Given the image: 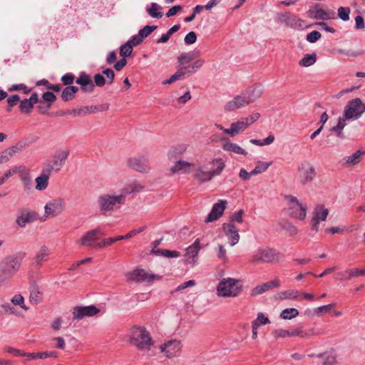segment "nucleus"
<instances>
[{
	"label": "nucleus",
	"mask_w": 365,
	"mask_h": 365,
	"mask_svg": "<svg viewBox=\"0 0 365 365\" xmlns=\"http://www.w3.org/2000/svg\"><path fill=\"white\" fill-rule=\"evenodd\" d=\"M25 253L18 252L5 257L0 262V283H4L19 270Z\"/></svg>",
	"instance_id": "nucleus-1"
},
{
	"label": "nucleus",
	"mask_w": 365,
	"mask_h": 365,
	"mask_svg": "<svg viewBox=\"0 0 365 365\" xmlns=\"http://www.w3.org/2000/svg\"><path fill=\"white\" fill-rule=\"evenodd\" d=\"M100 212L103 215H107L111 212L118 210L125 202V195L120 194L118 195L111 194H103L98 197L97 200Z\"/></svg>",
	"instance_id": "nucleus-2"
},
{
	"label": "nucleus",
	"mask_w": 365,
	"mask_h": 365,
	"mask_svg": "<svg viewBox=\"0 0 365 365\" xmlns=\"http://www.w3.org/2000/svg\"><path fill=\"white\" fill-rule=\"evenodd\" d=\"M130 343L140 351L150 350L153 340L149 332L143 327H134L131 330Z\"/></svg>",
	"instance_id": "nucleus-3"
},
{
	"label": "nucleus",
	"mask_w": 365,
	"mask_h": 365,
	"mask_svg": "<svg viewBox=\"0 0 365 365\" xmlns=\"http://www.w3.org/2000/svg\"><path fill=\"white\" fill-rule=\"evenodd\" d=\"M282 255L276 250L270 247L258 248L250 258V262L257 264L259 263H274L278 262Z\"/></svg>",
	"instance_id": "nucleus-4"
},
{
	"label": "nucleus",
	"mask_w": 365,
	"mask_h": 365,
	"mask_svg": "<svg viewBox=\"0 0 365 365\" xmlns=\"http://www.w3.org/2000/svg\"><path fill=\"white\" fill-rule=\"evenodd\" d=\"M239 281L232 278L224 279L217 285V294L221 297H237L242 291Z\"/></svg>",
	"instance_id": "nucleus-5"
},
{
	"label": "nucleus",
	"mask_w": 365,
	"mask_h": 365,
	"mask_svg": "<svg viewBox=\"0 0 365 365\" xmlns=\"http://www.w3.org/2000/svg\"><path fill=\"white\" fill-rule=\"evenodd\" d=\"M297 176L302 185L312 183L317 176L315 167L309 160L302 161L297 167Z\"/></svg>",
	"instance_id": "nucleus-6"
},
{
	"label": "nucleus",
	"mask_w": 365,
	"mask_h": 365,
	"mask_svg": "<svg viewBox=\"0 0 365 365\" xmlns=\"http://www.w3.org/2000/svg\"><path fill=\"white\" fill-rule=\"evenodd\" d=\"M365 112V103L359 98L349 101L344 108V120H357Z\"/></svg>",
	"instance_id": "nucleus-7"
},
{
	"label": "nucleus",
	"mask_w": 365,
	"mask_h": 365,
	"mask_svg": "<svg viewBox=\"0 0 365 365\" xmlns=\"http://www.w3.org/2000/svg\"><path fill=\"white\" fill-rule=\"evenodd\" d=\"M69 153L68 150H56L52 155L51 160L43 168V172L49 173H51L52 171L59 172L65 165Z\"/></svg>",
	"instance_id": "nucleus-8"
},
{
	"label": "nucleus",
	"mask_w": 365,
	"mask_h": 365,
	"mask_svg": "<svg viewBox=\"0 0 365 365\" xmlns=\"http://www.w3.org/2000/svg\"><path fill=\"white\" fill-rule=\"evenodd\" d=\"M285 200L288 202L289 215L299 220H304L307 216V207L299 202L298 199L292 195H285Z\"/></svg>",
	"instance_id": "nucleus-9"
},
{
	"label": "nucleus",
	"mask_w": 365,
	"mask_h": 365,
	"mask_svg": "<svg viewBox=\"0 0 365 365\" xmlns=\"http://www.w3.org/2000/svg\"><path fill=\"white\" fill-rule=\"evenodd\" d=\"M100 312V309L94 305L76 306L73 308V319L80 320L85 317H93Z\"/></svg>",
	"instance_id": "nucleus-10"
},
{
	"label": "nucleus",
	"mask_w": 365,
	"mask_h": 365,
	"mask_svg": "<svg viewBox=\"0 0 365 365\" xmlns=\"http://www.w3.org/2000/svg\"><path fill=\"white\" fill-rule=\"evenodd\" d=\"M64 200L61 197L50 200L44 207L46 214L52 217L60 215L64 210Z\"/></svg>",
	"instance_id": "nucleus-11"
},
{
	"label": "nucleus",
	"mask_w": 365,
	"mask_h": 365,
	"mask_svg": "<svg viewBox=\"0 0 365 365\" xmlns=\"http://www.w3.org/2000/svg\"><path fill=\"white\" fill-rule=\"evenodd\" d=\"M227 205V202L226 200H218L217 202L213 205L211 212L207 215L205 222L208 223L218 220L223 215Z\"/></svg>",
	"instance_id": "nucleus-12"
},
{
	"label": "nucleus",
	"mask_w": 365,
	"mask_h": 365,
	"mask_svg": "<svg viewBox=\"0 0 365 365\" xmlns=\"http://www.w3.org/2000/svg\"><path fill=\"white\" fill-rule=\"evenodd\" d=\"M222 231L227 236L230 246H235L240 240L239 231L233 223H224L222 227Z\"/></svg>",
	"instance_id": "nucleus-13"
},
{
	"label": "nucleus",
	"mask_w": 365,
	"mask_h": 365,
	"mask_svg": "<svg viewBox=\"0 0 365 365\" xmlns=\"http://www.w3.org/2000/svg\"><path fill=\"white\" fill-rule=\"evenodd\" d=\"M160 348L167 357L171 358L177 356L180 352L182 346L180 341L175 339L168 341L165 344L160 346Z\"/></svg>",
	"instance_id": "nucleus-14"
},
{
	"label": "nucleus",
	"mask_w": 365,
	"mask_h": 365,
	"mask_svg": "<svg viewBox=\"0 0 365 365\" xmlns=\"http://www.w3.org/2000/svg\"><path fill=\"white\" fill-rule=\"evenodd\" d=\"M105 234L101 231L100 228H96L91 230L86 233L80 239L79 243L82 246L92 247L93 243L97 240L98 236H103Z\"/></svg>",
	"instance_id": "nucleus-15"
},
{
	"label": "nucleus",
	"mask_w": 365,
	"mask_h": 365,
	"mask_svg": "<svg viewBox=\"0 0 365 365\" xmlns=\"http://www.w3.org/2000/svg\"><path fill=\"white\" fill-rule=\"evenodd\" d=\"M201 249L200 241L196 239L192 245L186 249L185 254V262L187 264H195L197 259V255Z\"/></svg>",
	"instance_id": "nucleus-16"
},
{
	"label": "nucleus",
	"mask_w": 365,
	"mask_h": 365,
	"mask_svg": "<svg viewBox=\"0 0 365 365\" xmlns=\"http://www.w3.org/2000/svg\"><path fill=\"white\" fill-rule=\"evenodd\" d=\"M249 104V101L247 99V97L245 96L243 92H242L240 95L235 96L232 101L227 102L225 106V109L227 111H233Z\"/></svg>",
	"instance_id": "nucleus-17"
},
{
	"label": "nucleus",
	"mask_w": 365,
	"mask_h": 365,
	"mask_svg": "<svg viewBox=\"0 0 365 365\" xmlns=\"http://www.w3.org/2000/svg\"><path fill=\"white\" fill-rule=\"evenodd\" d=\"M329 214V210L323 205H318L314 209V215L312 218V229L316 232L318 231V224L320 221H324Z\"/></svg>",
	"instance_id": "nucleus-18"
},
{
	"label": "nucleus",
	"mask_w": 365,
	"mask_h": 365,
	"mask_svg": "<svg viewBox=\"0 0 365 365\" xmlns=\"http://www.w3.org/2000/svg\"><path fill=\"white\" fill-rule=\"evenodd\" d=\"M36 219L37 215L35 212L29 209H24L20 211L16 222L20 227H24L27 223L34 222Z\"/></svg>",
	"instance_id": "nucleus-19"
},
{
	"label": "nucleus",
	"mask_w": 365,
	"mask_h": 365,
	"mask_svg": "<svg viewBox=\"0 0 365 365\" xmlns=\"http://www.w3.org/2000/svg\"><path fill=\"white\" fill-rule=\"evenodd\" d=\"M76 83L81 86V89L85 93H92L94 90V83L91 76L85 72L80 73Z\"/></svg>",
	"instance_id": "nucleus-20"
},
{
	"label": "nucleus",
	"mask_w": 365,
	"mask_h": 365,
	"mask_svg": "<svg viewBox=\"0 0 365 365\" xmlns=\"http://www.w3.org/2000/svg\"><path fill=\"white\" fill-rule=\"evenodd\" d=\"M128 165L140 173H148L150 170L147 159L145 158H134L128 160Z\"/></svg>",
	"instance_id": "nucleus-21"
},
{
	"label": "nucleus",
	"mask_w": 365,
	"mask_h": 365,
	"mask_svg": "<svg viewBox=\"0 0 365 365\" xmlns=\"http://www.w3.org/2000/svg\"><path fill=\"white\" fill-rule=\"evenodd\" d=\"M279 286V280L278 279H274L272 281L257 285V287L253 288L251 291V295L257 296L259 294H262L267 290L272 289L273 288H277Z\"/></svg>",
	"instance_id": "nucleus-22"
},
{
	"label": "nucleus",
	"mask_w": 365,
	"mask_h": 365,
	"mask_svg": "<svg viewBox=\"0 0 365 365\" xmlns=\"http://www.w3.org/2000/svg\"><path fill=\"white\" fill-rule=\"evenodd\" d=\"M248 127L247 120L245 118H242L237 122L231 123L230 128L225 130V133L234 137L243 132Z\"/></svg>",
	"instance_id": "nucleus-23"
},
{
	"label": "nucleus",
	"mask_w": 365,
	"mask_h": 365,
	"mask_svg": "<svg viewBox=\"0 0 365 365\" xmlns=\"http://www.w3.org/2000/svg\"><path fill=\"white\" fill-rule=\"evenodd\" d=\"M128 277L129 279L136 282H151L154 279L155 276L149 275L144 269H137L128 273Z\"/></svg>",
	"instance_id": "nucleus-24"
},
{
	"label": "nucleus",
	"mask_w": 365,
	"mask_h": 365,
	"mask_svg": "<svg viewBox=\"0 0 365 365\" xmlns=\"http://www.w3.org/2000/svg\"><path fill=\"white\" fill-rule=\"evenodd\" d=\"M263 89L259 86L250 87L243 91V93L247 97L250 104L261 97Z\"/></svg>",
	"instance_id": "nucleus-25"
},
{
	"label": "nucleus",
	"mask_w": 365,
	"mask_h": 365,
	"mask_svg": "<svg viewBox=\"0 0 365 365\" xmlns=\"http://www.w3.org/2000/svg\"><path fill=\"white\" fill-rule=\"evenodd\" d=\"M222 140H225V143L222 145V148L224 150L243 155H246L247 154V152L244 148H241L238 144L232 143L227 138H222Z\"/></svg>",
	"instance_id": "nucleus-26"
},
{
	"label": "nucleus",
	"mask_w": 365,
	"mask_h": 365,
	"mask_svg": "<svg viewBox=\"0 0 365 365\" xmlns=\"http://www.w3.org/2000/svg\"><path fill=\"white\" fill-rule=\"evenodd\" d=\"M193 165L185 161V160H177L175 165L171 168L170 171L173 173H176L179 172H182V173H190V167Z\"/></svg>",
	"instance_id": "nucleus-27"
},
{
	"label": "nucleus",
	"mask_w": 365,
	"mask_h": 365,
	"mask_svg": "<svg viewBox=\"0 0 365 365\" xmlns=\"http://www.w3.org/2000/svg\"><path fill=\"white\" fill-rule=\"evenodd\" d=\"M335 13L332 10H324L322 9H317L314 11V16H312V18L314 19L319 20H329L331 19H334Z\"/></svg>",
	"instance_id": "nucleus-28"
},
{
	"label": "nucleus",
	"mask_w": 365,
	"mask_h": 365,
	"mask_svg": "<svg viewBox=\"0 0 365 365\" xmlns=\"http://www.w3.org/2000/svg\"><path fill=\"white\" fill-rule=\"evenodd\" d=\"M51 173L43 172V169L42 170V174L37 177L35 180L36 185V189L38 190H44L47 188L48 185V179Z\"/></svg>",
	"instance_id": "nucleus-29"
},
{
	"label": "nucleus",
	"mask_w": 365,
	"mask_h": 365,
	"mask_svg": "<svg viewBox=\"0 0 365 365\" xmlns=\"http://www.w3.org/2000/svg\"><path fill=\"white\" fill-rule=\"evenodd\" d=\"M79 88L75 86H66L61 93V98L64 101H70L75 97V94L78 91Z\"/></svg>",
	"instance_id": "nucleus-30"
},
{
	"label": "nucleus",
	"mask_w": 365,
	"mask_h": 365,
	"mask_svg": "<svg viewBox=\"0 0 365 365\" xmlns=\"http://www.w3.org/2000/svg\"><path fill=\"white\" fill-rule=\"evenodd\" d=\"M213 174L211 171H205L202 167H199L195 174V178L200 182H204L210 180L213 178Z\"/></svg>",
	"instance_id": "nucleus-31"
},
{
	"label": "nucleus",
	"mask_w": 365,
	"mask_h": 365,
	"mask_svg": "<svg viewBox=\"0 0 365 365\" xmlns=\"http://www.w3.org/2000/svg\"><path fill=\"white\" fill-rule=\"evenodd\" d=\"M31 359H44L46 358L52 357L57 358L58 354L56 351H43L38 353H27V356Z\"/></svg>",
	"instance_id": "nucleus-32"
},
{
	"label": "nucleus",
	"mask_w": 365,
	"mask_h": 365,
	"mask_svg": "<svg viewBox=\"0 0 365 365\" xmlns=\"http://www.w3.org/2000/svg\"><path fill=\"white\" fill-rule=\"evenodd\" d=\"M299 295V292L297 289H289L287 291L279 292L276 297L280 300L297 299Z\"/></svg>",
	"instance_id": "nucleus-33"
},
{
	"label": "nucleus",
	"mask_w": 365,
	"mask_h": 365,
	"mask_svg": "<svg viewBox=\"0 0 365 365\" xmlns=\"http://www.w3.org/2000/svg\"><path fill=\"white\" fill-rule=\"evenodd\" d=\"M346 120H344V117L339 118L337 125L332 127L330 130L331 132L334 133L340 139H344L345 138L343 129L346 126Z\"/></svg>",
	"instance_id": "nucleus-34"
},
{
	"label": "nucleus",
	"mask_w": 365,
	"mask_h": 365,
	"mask_svg": "<svg viewBox=\"0 0 365 365\" xmlns=\"http://www.w3.org/2000/svg\"><path fill=\"white\" fill-rule=\"evenodd\" d=\"M96 113V108L95 106H83L78 109H73L72 114L75 116L81 115L91 114Z\"/></svg>",
	"instance_id": "nucleus-35"
},
{
	"label": "nucleus",
	"mask_w": 365,
	"mask_h": 365,
	"mask_svg": "<svg viewBox=\"0 0 365 365\" xmlns=\"http://www.w3.org/2000/svg\"><path fill=\"white\" fill-rule=\"evenodd\" d=\"M48 248L46 246L41 247L39 252L34 257V264L38 267L41 262H45L48 259Z\"/></svg>",
	"instance_id": "nucleus-36"
},
{
	"label": "nucleus",
	"mask_w": 365,
	"mask_h": 365,
	"mask_svg": "<svg viewBox=\"0 0 365 365\" xmlns=\"http://www.w3.org/2000/svg\"><path fill=\"white\" fill-rule=\"evenodd\" d=\"M317 357L323 358L324 365H332L336 362V354L333 351L325 352L317 355Z\"/></svg>",
	"instance_id": "nucleus-37"
},
{
	"label": "nucleus",
	"mask_w": 365,
	"mask_h": 365,
	"mask_svg": "<svg viewBox=\"0 0 365 365\" xmlns=\"http://www.w3.org/2000/svg\"><path fill=\"white\" fill-rule=\"evenodd\" d=\"M196 58L194 52H188L181 54L178 57V61L180 63V66H185L184 65L191 62Z\"/></svg>",
	"instance_id": "nucleus-38"
},
{
	"label": "nucleus",
	"mask_w": 365,
	"mask_h": 365,
	"mask_svg": "<svg viewBox=\"0 0 365 365\" xmlns=\"http://www.w3.org/2000/svg\"><path fill=\"white\" fill-rule=\"evenodd\" d=\"M299 315V311L295 308H287L280 313L279 317L283 319H292Z\"/></svg>",
	"instance_id": "nucleus-39"
},
{
	"label": "nucleus",
	"mask_w": 365,
	"mask_h": 365,
	"mask_svg": "<svg viewBox=\"0 0 365 365\" xmlns=\"http://www.w3.org/2000/svg\"><path fill=\"white\" fill-rule=\"evenodd\" d=\"M316 61L317 54L313 53L312 54H306L299 63L302 66L308 67L313 65Z\"/></svg>",
	"instance_id": "nucleus-40"
},
{
	"label": "nucleus",
	"mask_w": 365,
	"mask_h": 365,
	"mask_svg": "<svg viewBox=\"0 0 365 365\" xmlns=\"http://www.w3.org/2000/svg\"><path fill=\"white\" fill-rule=\"evenodd\" d=\"M270 165L271 163L258 161L255 165V168L251 171V174L255 175L260 174L266 171Z\"/></svg>",
	"instance_id": "nucleus-41"
},
{
	"label": "nucleus",
	"mask_w": 365,
	"mask_h": 365,
	"mask_svg": "<svg viewBox=\"0 0 365 365\" xmlns=\"http://www.w3.org/2000/svg\"><path fill=\"white\" fill-rule=\"evenodd\" d=\"M313 331H314L313 329H309L307 331H303L302 329V328L294 329H292V331H289V337L297 336L302 337V338L308 337L312 334H314L313 333Z\"/></svg>",
	"instance_id": "nucleus-42"
},
{
	"label": "nucleus",
	"mask_w": 365,
	"mask_h": 365,
	"mask_svg": "<svg viewBox=\"0 0 365 365\" xmlns=\"http://www.w3.org/2000/svg\"><path fill=\"white\" fill-rule=\"evenodd\" d=\"M159 9H161L160 6L156 3H151L150 7L147 9V12L153 18L160 19L163 16V13L161 11H158Z\"/></svg>",
	"instance_id": "nucleus-43"
},
{
	"label": "nucleus",
	"mask_w": 365,
	"mask_h": 365,
	"mask_svg": "<svg viewBox=\"0 0 365 365\" xmlns=\"http://www.w3.org/2000/svg\"><path fill=\"white\" fill-rule=\"evenodd\" d=\"M153 252L155 254L160 255L168 257V258L178 257L180 256V253L175 250L158 249L157 250H153Z\"/></svg>",
	"instance_id": "nucleus-44"
},
{
	"label": "nucleus",
	"mask_w": 365,
	"mask_h": 365,
	"mask_svg": "<svg viewBox=\"0 0 365 365\" xmlns=\"http://www.w3.org/2000/svg\"><path fill=\"white\" fill-rule=\"evenodd\" d=\"M20 180L25 190H30L33 188V180L30 173L20 177Z\"/></svg>",
	"instance_id": "nucleus-45"
},
{
	"label": "nucleus",
	"mask_w": 365,
	"mask_h": 365,
	"mask_svg": "<svg viewBox=\"0 0 365 365\" xmlns=\"http://www.w3.org/2000/svg\"><path fill=\"white\" fill-rule=\"evenodd\" d=\"M274 135L272 133H270L268 135V137L264 139L263 140L257 139H251L250 143L256 145L263 146L265 145H270L274 142Z\"/></svg>",
	"instance_id": "nucleus-46"
},
{
	"label": "nucleus",
	"mask_w": 365,
	"mask_h": 365,
	"mask_svg": "<svg viewBox=\"0 0 365 365\" xmlns=\"http://www.w3.org/2000/svg\"><path fill=\"white\" fill-rule=\"evenodd\" d=\"M34 106L31 104V102L27 100V98L21 101L19 105V110L21 113L29 114L31 112Z\"/></svg>",
	"instance_id": "nucleus-47"
},
{
	"label": "nucleus",
	"mask_w": 365,
	"mask_h": 365,
	"mask_svg": "<svg viewBox=\"0 0 365 365\" xmlns=\"http://www.w3.org/2000/svg\"><path fill=\"white\" fill-rule=\"evenodd\" d=\"M363 154L364 152H361V150H357L351 155L346 157L345 158L346 162L349 164L356 165L360 162Z\"/></svg>",
	"instance_id": "nucleus-48"
},
{
	"label": "nucleus",
	"mask_w": 365,
	"mask_h": 365,
	"mask_svg": "<svg viewBox=\"0 0 365 365\" xmlns=\"http://www.w3.org/2000/svg\"><path fill=\"white\" fill-rule=\"evenodd\" d=\"M214 165L216 166V169L212 170L213 175H218L225 168V163L221 158L215 159L212 161Z\"/></svg>",
	"instance_id": "nucleus-49"
},
{
	"label": "nucleus",
	"mask_w": 365,
	"mask_h": 365,
	"mask_svg": "<svg viewBox=\"0 0 365 365\" xmlns=\"http://www.w3.org/2000/svg\"><path fill=\"white\" fill-rule=\"evenodd\" d=\"M351 9L349 7L340 6L338 9V16L344 21L349 20Z\"/></svg>",
	"instance_id": "nucleus-50"
},
{
	"label": "nucleus",
	"mask_w": 365,
	"mask_h": 365,
	"mask_svg": "<svg viewBox=\"0 0 365 365\" xmlns=\"http://www.w3.org/2000/svg\"><path fill=\"white\" fill-rule=\"evenodd\" d=\"M133 52V46L128 42L123 44L120 48V56L125 58L131 55Z\"/></svg>",
	"instance_id": "nucleus-51"
},
{
	"label": "nucleus",
	"mask_w": 365,
	"mask_h": 365,
	"mask_svg": "<svg viewBox=\"0 0 365 365\" xmlns=\"http://www.w3.org/2000/svg\"><path fill=\"white\" fill-rule=\"evenodd\" d=\"M254 324H256L257 327H260L262 325L267 324L270 323V321L268 317H265L264 314L262 312L257 314V319L252 322Z\"/></svg>",
	"instance_id": "nucleus-52"
},
{
	"label": "nucleus",
	"mask_w": 365,
	"mask_h": 365,
	"mask_svg": "<svg viewBox=\"0 0 365 365\" xmlns=\"http://www.w3.org/2000/svg\"><path fill=\"white\" fill-rule=\"evenodd\" d=\"M186 68V66H180L177 72H175L173 75L171 76V80H173L175 82L178 80L184 79L186 77L187 74L184 69Z\"/></svg>",
	"instance_id": "nucleus-53"
},
{
	"label": "nucleus",
	"mask_w": 365,
	"mask_h": 365,
	"mask_svg": "<svg viewBox=\"0 0 365 365\" xmlns=\"http://www.w3.org/2000/svg\"><path fill=\"white\" fill-rule=\"evenodd\" d=\"M156 29H157L156 26L147 25V26H144L143 28H142L141 29H140V31H138V34L142 38H144L145 37H148Z\"/></svg>",
	"instance_id": "nucleus-54"
},
{
	"label": "nucleus",
	"mask_w": 365,
	"mask_h": 365,
	"mask_svg": "<svg viewBox=\"0 0 365 365\" xmlns=\"http://www.w3.org/2000/svg\"><path fill=\"white\" fill-rule=\"evenodd\" d=\"M244 214L243 210H240L232 215H230V220L228 223H233L237 222V223H242L243 222V217L242 215Z\"/></svg>",
	"instance_id": "nucleus-55"
},
{
	"label": "nucleus",
	"mask_w": 365,
	"mask_h": 365,
	"mask_svg": "<svg viewBox=\"0 0 365 365\" xmlns=\"http://www.w3.org/2000/svg\"><path fill=\"white\" fill-rule=\"evenodd\" d=\"M281 227L283 230L288 232L290 235H296L298 232L297 228L288 221L285 222L284 224H282Z\"/></svg>",
	"instance_id": "nucleus-56"
},
{
	"label": "nucleus",
	"mask_w": 365,
	"mask_h": 365,
	"mask_svg": "<svg viewBox=\"0 0 365 365\" xmlns=\"http://www.w3.org/2000/svg\"><path fill=\"white\" fill-rule=\"evenodd\" d=\"M43 100L48 102L46 108L48 109L51 106V103L56 100V96L53 92L47 91L43 94Z\"/></svg>",
	"instance_id": "nucleus-57"
},
{
	"label": "nucleus",
	"mask_w": 365,
	"mask_h": 365,
	"mask_svg": "<svg viewBox=\"0 0 365 365\" xmlns=\"http://www.w3.org/2000/svg\"><path fill=\"white\" fill-rule=\"evenodd\" d=\"M4 351L9 354H11L16 356H26L27 353L24 352L20 349H15L11 346H6L4 349Z\"/></svg>",
	"instance_id": "nucleus-58"
},
{
	"label": "nucleus",
	"mask_w": 365,
	"mask_h": 365,
	"mask_svg": "<svg viewBox=\"0 0 365 365\" xmlns=\"http://www.w3.org/2000/svg\"><path fill=\"white\" fill-rule=\"evenodd\" d=\"M11 302L15 305H19L24 310L28 309V307L24 304V299L21 294L14 295L11 299Z\"/></svg>",
	"instance_id": "nucleus-59"
},
{
	"label": "nucleus",
	"mask_w": 365,
	"mask_h": 365,
	"mask_svg": "<svg viewBox=\"0 0 365 365\" xmlns=\"http://www.w3.org/2000/svg\"><path fill=\"white\" fill-rule=\"evenodd\" d=\"M75 81V77L72 73H68L61 77L62 83L64 86H72Z\"/></svg>",
	"instance_id": "nucleus-60"
},
{
	"label": "nucleus",
	"mask_w": 365,
	"mask_h": 365,
	"mask_svg": "<svg viewBox=\"0 0 365 365\" xmlns=\"http://www.w3.org/2000/svg\"><path fill=\"white\" fill-rule=\"evenodd\" d=\"M26 148V143L22 141H19L15 145L11 146L8 148V150L11 152L13 155L14 153H19L22 151Z\"/></svg>",
	"instance_id": "nucleus-61"
},
{
	"label": "nucleus",
	"mask_w": 365,
	"mask_h": 365,
	"mask_svg": "<svg viewBox=\"0 0 365 365\" xmlns=\"http://www.w3.org/2000/svg\"><path fill=\"white\" fill-rule=\"evenodd\" d=\"M93 80H94V83H93L94 86L96 85V86H98V87H102L106 83H107L106 78L101 73L95 74L93 76Z\"/></svg>",
	"instance_id": "nucleus-62"
},
{
	"label": "nucleus",
	"mask_w": 365,
	"mask_h": 365,
	"mask_svg": "<svg viewBox=\"0 0 365 365\" xmlns=\"http://www.w3.org/2000/svg\"><path fill=\"white\" fill-rule=\"evenodd\" d=\"M272 334L275 339L289 337V331L282 329L274 330Z\"/></svg>",
	"instance_id": "nucleus-63"
},
{
	"label": "nucleus",
	"mask_w": 365,
	"mask_h": 365,
	"mask_svg": "<svg viewBox=\"0 0 365 365\" xmlns=\"http://www.w3.org/2000/svg\"><path fill=\"white\" fill-rule=\"evenodd\" d=\"M322 35L320 32L317 31H313L307 35L306 39L310 43H314L321 38Z\"/></svg>",
	"instance_id": "nucleus-64"
}]
</instances>
